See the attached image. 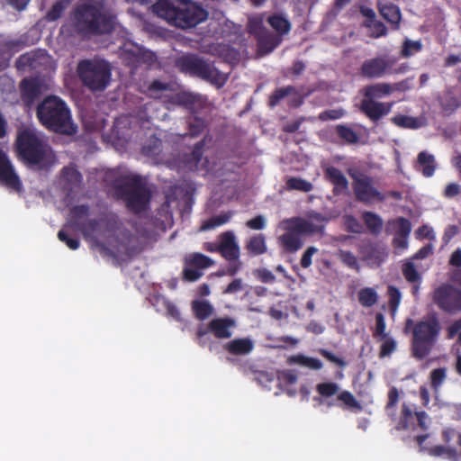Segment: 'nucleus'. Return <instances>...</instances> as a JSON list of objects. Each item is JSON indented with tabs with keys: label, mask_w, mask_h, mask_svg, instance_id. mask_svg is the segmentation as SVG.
<instances>
[{
	"label": "nucleus",
	"mask_w": 461,
	"mask_h": 461,
	"mask_svg": "<svg viewBox=\"0 0 461 461\" xmlns=\"http://www.w3.org/2000/svg\"><path fill=\"white\" fill-rule=\"evenodd\" d=\"M15 149L19 158L31 166L46 164L51 152L49 145L30 129L19 131L15 140Z\"/></svg>",
	"instance_id": "39448f33"
},
{
	"label": "nucleus",
	"mask_w": 461,
	"mask_h": 461,
	"mask_svg": "<svg viewBox=\"0 0 461 461\" xmlns=\"http://www.w3.org/2000/svg\"><path fill=\"white\" fill-rule=\"evenodd\" d=\"M179 65L182 70L209 81L218 87L224 86L228 79L225 74L218 70L211 63L195 55L183 56L179 59Z\"/></svg>",
	"instance_id": "9d476101"
},
{
	"label": "nucleus",
	"mask_w": 461,
	"mask_h": 461,
	"mask_svg": "<svg viewBox=\"0 0 461 461\" xmlns=\"http://www.w3.org/2000/svg\"><path fill=\"white\" fill-rule=\"evenodd\" d=\"M188 135L191 137H198L208 127L206 119L198 116L197 114L190 115L187 118Z\"/></svg>",
	"instance_id": "cd10ccee"
},
{
	"label": "nucleus",
	"mask_w": 461,
	"mask_h": 461,
	"mask_svg": "<svg viewBox=\"0 0 461 461\" xmlns=\"http://www.w3.org/2000/svg\"><path fill=\"white\" fill-rule=\"evenodd\" d=\"M36 115L41 124L50 131L67 136H72L77 132L70 109L59 96H46L38 104Z\"/></svg>",
	"instance_id": "7ed1b4c3"
},
{
	"label": "nucleus",
	"mask_w": 461,
	"mask_h": 461,
	"mask_svg": "<svg viewBox=\"0 0 461 461\" xmlns=\"http://www.w3.org/2000/svg\"><path fill=\"white\" fill-rule=\"evenodd\" d=\"M429 453L435 456L447 455L449 458L456 459V451L454 448L447 447L441 445L434 446L429 449Z\"/></svg>",
	"instance_id": "bf43d9fd"
},
{
	"label": "nucleus",
	"mask_w": 461,
	"mask_h": 461,
	"mask_svg": "<svg viewBox=\"0 0 461 461\" xmlns=\"http://www.w3.org/2000/svg\"><path fill=\"white\" fill-rule=\"evenodd\" d=\"M365 26L372 29V37L379 38L387 34V28L384 23L374 21L373 23L365 22Z\"/></svg>",
	"instance_id": "4d7b16f0"
},
{
	"label": "nucleus",
	"mask_w": 461,
	"mask_h": 461,
	"mask_svg": "<svg viewBox=\"0 0 461 461\" xmlns=\"http://www.w3.org/2000/svg\"><path fill=\"white\" fill-rule=\"evenodd\" d=\"M68 0H59L53 4L51 8L47 12L45 19L48 22H55L59 19L68 5Z\"/></svg>",
	"instance_id": "a19ab883"
},
{
	"label": "nucleus",
	"mask_w": 461,
	"mask_h": 461,
	"mask_svg": "<svg viewBox=\"0 0 461 461\" xmlns=\"http://www.w3.org/2000/svg\"><path fill=\"white\" fill-rule=\"evenodd\" d=\"M339 258L343 262V264L349 268L355 269L357 271L359 270L357 258L352 252L340 249L339 251Z\"/></svg>",
	"instance_id": "6e6d98bb"
},
{
	"label": "nucleus",
	"mask_w": 461,
	"mask_h": 461,
	"mask_svg": "<svg viewBox=\"0 0 461 461\" xmlns=\"http://www.w3.org/2000/svg\"><path fill=\"white\" fill-rule=\"evenodd\" d=\"M432 301L442 312L457 313L461 312V289L450 284H441L433 291Z\"/></svg>",
	"instance_id": "4468645a"
},
{
	"label": "nucleus",
	"mask_w": 461,
	"mask_h": 461,
	"mask_svg": "<svg viewBox=\"0 0 461 461\" xmlns=\"http://www.w3.org/2000/svg\"><path fill=\"white\" fill-rule=\"evenodd\" d=\"M23 44L21 41L13 40V41H5L0 43V59L2 58H5L7 59H11L13 55L18 52Z\"/></svg>",
	"instance_id": "72a5a7b5"
},
{
	"label": "nucleus",
	"mask_w": 461,
	"mask_h": 461,
	"mask_svg": "<svg viewBox=\"0 0 461 461\" xmlns=\"http://www.w3.org/2000/svg\"><path fill=\"white\" fill-rule=\"evenodd\" d=\"M395 58L378 56L366 59L360 67L362 77L369 79L380 78L385 75L404 74L410 68L407 63L396 65Z\"/></svg>",
	"instance_id": "9b49d317"
},
{
	"label": "nucleus",
	"mask_w": 461,
	"mask_h": 461,
	"mask_svg": "<svg viewBox=\"0 0 461 461\" xmlns=\"http://www.w3.org/2000/svg\"><path fill=\"white\" fill-rule=\"evenodd\" d=\"M0 184L14 190L21 188V181L6 154L0 149Z\"/></svg>",
	"instance_id": "a211bd4d"
},
{
	"label": "nucleus",
	"mask_w": 461,
	"mask_h": 461,
	"mask_svg": "<svg viewBox=\"0 0 461 461\" xmlns=\"http://www.w3.org/2000/svg\"><path fill=\"white\" fill-rule=\"evenodd\" d=\"M122 58L125 65L131 69H137L144 62V55L140 51L125 50L122 52Z\"/></svg>",
	"instance_id": "4c0bfd02"
},
{
	"label": "nucleus",
	"mask_w": 461,
	"mask_h": 461,
	"mask_svg": "<svg viewBox=\"0 0 461 461\" xmlns=\"http://www.w3.org/2000/svg\"><path fill=\"white\" fill-rule=\"evenodd\" d=\"M402 272L407 282L411 284L421 283V276L417 271L413 262L407 261L402 265Z\"/></svg>",
	"instance_id": "79ce46f5"
},
{
	"label": "nucleus",
	"mask_w": 461,
	"mask_h": 461,
	"mask_svg": "<svg viewBox=\"0 0 461 461\" xmlns=\"http://www.w3.org/2000/svg\"><path fill=\"white\" fill-rule=\"evenodd\" d=\"M378 10L381 16L392 24L393 29H398L402 14L400 8L393 3L378 4Z\"/></svg>",
	"instance_id": "393cba45"
},
{
	"label": "nucleus",
	"mask_w": 461,
	"mask_h": 461,
	"mask_svg": "<svg viewBox=\"0 0 461 461\" xmlns=\"http://www.w3.org/2000/svg\"><path fill=\"white\" fill-rule=\"evenodd\" d=\"M288 363L290 365L297 364L310 369H317V358L308 357L303 355H295L292 356L288 358Z\"/></svg>",
	"instance_id": "de8ad7c7"
},
{
	"label": "nucleus",
	"mask_w": 461,
	"mask_h": 461,
	"mask_svg": "<svg viewBox=\"0 0 461 461\" xmlns=\"http://www.w3.org/2000/svg\"><path fill=\"white\" fill-rule=\"evenodd\" d=\"M70 18L75 32L84 39L109 34L114 30L115 16L104 11L102 5H77Z\"/></svg>",
	"instance_id": "f257e3e1"
},
{
	"label": "nucleus",
	"mask_w": 461,
	"mask_h": 461,
	"mask_svg": "<svg viewBox=\"0 0 461 461\" xmlns=\"http://www.w3.org/2000/svg\"><path fill=\"white\" fill-rule=\"evenodd\" d=\"M61 176L66 183L71 185H78L83 179L81 173L73 167H64L61 170Z\"/></svg>",
	"instance_id": "c03bdc74"
},
{
	"label": "nucleus",
	"mask_w": 461,
	"mask_h": 461,
	"mask_svg": "<svg viewBox=\"0 0 461 461\" xmlns=\"http://www.w3.org/2000/svg\"><path fill=\"white\" fill-rule=\"evenodd\" d=\"M414 167L416 170L420 171L423 176L431 177L437 168L434 155L427 151H420L417 156Z\"/></svg>",
	"instance_id": "5701e85b"
},
{
	"label": "nucleus",
	"mask_w": 461,
	"mask_h": 461,
	"mask_svg": "<svg viewBox=\"0 0 461 461\" xmlns=\"http://www.w3.org/2000/svg\"><path fill=\"white\" fill-rule=\"evenodd\" d=\"M255 344L250 338H239L227 342L223 348L233 356H247L254 349Z\"/></svg>",
	"instance_id": "412c9836"
},
{
	"label": "nucleus",
	"mask_w": 461,
	"mask_h": 461,
	"mask_svg": "<svg viewBox=\"0 0 461 461\" xmlns=\"http://www.w3.org/2000/svg\"><path fill=\"white\" fill-rule=\"evenodd\" d=\"M152 11L170 25L183 30L192 29L208 18V12L193 0H158Z\"/></svg>",
	"instance_id": "f03ea898"
},
{
	"label": "nucleus",
	"mask_w": 461,
	"mask_h": 461,
	"mask_svg": "<svg viewBox=\"0 0 461 461\" xmlns=\"http://www.w3.org/2000/svg\"><path fill=\"white\" fill-rule=\"evenodd\" d=\"M385 321L383 313L378 312L375 315V330L374 332L375 337L385 338L387 336L385 332Z\"/></svg>",
	"instance_id": "680f3d73"
},
{
	"label": "nucleus",
	"mask_w": 461,
	"mask_h": 461,
	"mask_svg": "<svg viewBox=\"0 0 461 461\" xmlns=\"http://www.w3.org/2000/svg\"><path fill=\"white\" fill-rule=\"evenodd\" d=\"M319 353L330 363L337 365L339 367H345L346 362L342 357H339L332 352L326 349H319Z\"/></svg>",
	"instance_id": "0e129e2a"
},
{
	"label": "nucleus",
	"mask_w": 461,
	"mask_h": 461,
	"mask_svg": "<svg viewBox=\"0 0 461 461\" xmlns=\"http://www.w3.org/2000/svg\"><path fill=\"white\" fill-rule=\"evenodd\" d=\"M213 265L214 261L211 258L202 253H192L185 258L183 279L188 282H194L203 276V269Z\"/></svg>",
	"instance_id": "dca6fc26"
},
{
	"label": "nucleus",
	"mask_w": 461,
	"mask_h": 461,
	"mask_svg": "<svg viewBox=\"0 0 461 461\" xmlns=\"http://www.w3.org/2000/svg\"><path fill=\"white\" fill-rule=\"evenodd\" d=\"M447 376L446 368L439 367L430 373V385L434 390H438L445 381Z\"/></svg>",
	"instance_id": "5fc2aeb1"
},
{
	"label": "nucleus",
	"mask_w": 461,
	"mask_h": 461,
	"mask_svg": "<svg viewBox=\"0 0 461 461\" xmlns=\"http://www.w3.org/2000/svg\"><path fill=\"white\" fill-rule=\"evenodd\" d=\"M326 178L334 185L333 193L339 194L348 188V181L343 173L335 167L325 169Z\"/></svg>",
	"instance_id": "b1692460"
},
{
	"label": "nucleus",
	"mask_w": 461,
	"mask_h": 461,
	"mask_svg": "<svg viewBox=\"0 0 461 461\" xmlns=\"http://www.w3.org/2000/svg\"><path fill=\"white\" fill-rule=\"evenodd\" d=\"M392 93V87L387 83H376L374 85L366 86L363 91V99L375 100L382 98Z\"/></svg>",
	"instance_id": "a878e982"
},
{
	"label": "nucleus",
	"mask_w": 461,
	"mask_h": 461,
	"mask_svg": "<svg viewBox=\"0 0 461 461\" xmlns=\"http://www.w3.org/2000/svg\"><path fill=\"white\" fill-rule=\"evenodd\" d=\"M459 232V227L456 225H448L444 231L442 240L445 244H448L451 240Z\"/></svg>",
	"instance_id": "774afa93"
},
{
	"label": "nucleus",
	"mask_w": 461,
	"mask_h": 461,
	"mask_svg": "<svg viewBox=\"0 0 461 461\" xmlns=\"http://www.w3.org/2000/svg\"><path fill=\"white\" fill-rule=\"evenodd\" d=\"M460 105L461 102L454 95L446 97L441 103L443 111L447 114L454 113Z\"/></svg>",
	"instance_id": "13d9d810"
},
{
	"label": "nucleus",
	"mask_w": 461,
	"mask_h": 461,
	"mask_svg": "<svg viewBox=\"0 0 461 461\" xmlns=\"http://www.w3.org/2000/svg\"><path fill=\"white\" fill-rule=\"evenodd\" d=\"M281 224L285 232L278 238V240L287 253L299 250L303 245V239L313 234L317 228L312 221L302 217L285 219Z\"/></svg>",
	"instance_id": "6e6552de"
},
{
	"label": "nucleus",
	"mask_w": 461,
	"mask_h": 461,
	"mask_svg": "<svg viewBox=\"0 0 461 461\" xmlns=\"http://www.w3.org/2000/svg\"><path fill=\"white\" fill-rule=\"evenodd\" d=\"M363 221L373 234H379L383 229L382 218L373 212H364L362 214Z\"/></svg>",
	"instance_id": "c756f323"
},
{
	"label": "nucleus",
	"mask_w": 461,
	"mask_h": 461,
	"mask_svg": "<svg viewBox=\"0 0 461 461\" xmlns=\"http://www.w3.org/2000/svg\"><path fill=\"white\" fill-rule=\"evenodd\" d=\"M247 227L252 230H262L265 228L266 221L262 215H258L246 222Z\"/></svg>",
	"instance_id": "69168bd1"
},
{
	"label": "nucleus",
	"mask_w": 461,
	"mask_h": 461,
	"mask_svg": "<svg viewBox=\"0 0 461 461\" xmlns=\"http://www.w3.org/2000/svg\"><path fill=\"white\" fill-rule=\"evenodd\" d=\"M103 222L104 219H89L82 221L76 229L79 230L86 239L93 238Z\"/></svg>",
	"instance_id": "2f4dec72"
},
{
	"label": "nucleus",
	"mask_w": 461,
	"mask_h": 461,
	"mask_svg": "<svg viewBox=\"0 0 461 461\" xmlns=\"http://www.w3.org/2000/svg\"><path fill=\"white\" fill-rule=\"evenodd\" d=\"M422 50V44L420 41H411L409 39L405 40L402 43V50L400 51V56L404 59H408Z\"/></svg>",
	"instance_id": "37998d69"
},
{
	"label": "nucleus",
	"mask_w": 461,
	"mask_h": 461,
	"mask_svg": "<svg viewBox=\"0 0 461 461\" xmlns=\"http://www.w3.org/2000/svg\"><path fill=\"white\" fill-rule=\"evenodd\" d=\"M58 238L60 241L64 242L70 249L76 250L80 246L78 239L69 237L66 231L60 230L58 232Z\"/></svg>",
	"instance_id": "052dcab7"
},
{
	"label": "nucleus",
	"mask_w": 461,
	"mask_h": 461,
	"mask_svg": "<svg viewBox=\"0 0 461 461\" xmlns=\"http://www.w3.org/2000/svg\"><path fill=\"white\" fill-rule=\"evenodd\" d=\"M378 300L377 293L371 287H366L358 292V302L364 307H371Z\"/></svg>",
	"instance_id": "ea45409f"
},
{
	"label": "nucleus",
	"mask_w": 461,
	"mask_h": 461,
	"mask_svg": "<svg viewBox=\"0 0 461 461\" xmlns=\"http://www.w3.org/2000/svg\"><path fill=\"white\" fill-rule=\"evenodd\" d=\"M233 213L231 212H222L221 214L212 216L203 222L202 225L203 230H212L221 226L231 219Z\"/></svg>",
	"instance_id": "e433bc0d"
},
{
	"label": "nucleus",
	"mask_w": 461,
	"mask_h": 461,
	"mask_svg": "<svg viewBox=\"0 0 461 461\" xmlns=\"http://www.w3.org/2000/svg\"><path fill=\"white\" fill-rule=\"evenodd\" d=\"M390 224L395 227V234L397 236L408 238L411 231V223L408 219L404 217H398L397 219L391 221Z\"/></svg>",
	"instance_id": "a18cd8bd"
},
{
	"label": "nucleus",
	"mask_w": 461,
	"mask_h": 461,
	"mask_svg": "<svg viewBox=\"0 0 461 461\" xmlns=\"http://www.w3.org/2000/svg\"><path fill=\"white\" fill-rule=\"evenodd\" d=\"M220 254L230 262H236L240 258V247L235 235L231 231H225L219 236Z\"/></svg>",
	"instance_id": "aec40b11"
},
{
	"label": "nucleus",
	"mask_w": 461,
	"mask_h": 461,
	"mask_svg": "<svg viewBox=\"0 0 461 461\" xmlns=\"http://www.w3.org/2000/svg\"><path fill=\"white\" fill-rule=\"evenodd\" d=\"M339 385L334 382H327L319 384V395L322 398H330L337 395L336 399L327 401L329 407L339 406L344 410L358 412L362 411L360 402L356 399L352 393L347 390L339 391ZM325 401L319 399V404L324 403Z\"/></svg>",
	"instance_id": "ddd939ff"
},
{
	"label": "nucleus",
	"mask_w": 461,
	"mask_h": 461,
	"mask_svg": "<svg viewBox=\"0 0 461 461\" xmlns=\"http://www.w3.org/2000/svg\"><path fill=\"white\" fill-rule=\"evenodd\" d=\"M286 186L290 190H298L303 192H309L312 189V185L302 178L290 177L286 181Z\"/></svg>",
	"instance_id": "3c124183"
},
{
	"label": "nucleus",
	"mask_w": 461,
	"mask_h": 461,
	"mask_svg": "<svg viewBox=\"0 0 461 461\" xmlns=\"http://www.w3.org/2000/svg\"><path fill=\"white\" fill-rule=\"evenodd\" d=\"M168 88L169 85L167 83L156 79L148 86L147 95L152 98H158L162 92L168 90Z\"/></svg>",
	"instance_id": "864d4df0"
},
{
	"label": "nucleus",
	"mask_w": 461,
	"mask_h": 461,
	"mask_svg": "<svg viewBox=\"0 0 461 461\" xmlns=\"http://www.w3.org/2000/svg\"><path fill=\"white\" fill-rule=\"evenodd\" d=\"M412 332L411 343V356L423 360L427 357L438 341L441 331V324L436 314H432L419 321L408 318L404 323V332Z\"/></svg>",
	"instance_id": "20e7f679"
},
{
	"label": "nucleus",
	"mask_w": 461,
	"mask_h": 461,
	"mask_svg": "<svg viewBox=\"0 0 461 461\" xmlns=\"http://www.w3.org/2000/svg\"><path fill=\"white\" fill-rule=\"evenodd\" d=\"M381 340H383V343L380 346V358L389 357L396 350L397 343L394 339L386 336L385 338H381Z\"/></svg>",
	"instance_id": "09e8293b"
},
{
	"label": "nucleus",
	"mask_w": 461,
	"mask_h": 461,
	"mask_svg": "<svg viewBox=\"0 0 461 461\" xmlns=\"http://www.w3.org/2000/svg\"><path fill=\"white\" fill-rule=\"evenodd\" d=\"M348 174L352 179V189L357 202L369 205L386 199L385 194L375 186L374 179L369 175L356 167L348 168Z\"/></svg>",
	"instance_id": "1a4fd4ad"
},
{
	"label": "nucleus",
	"mask_w": 461,
	"mask_h": 461,
	"mask_svg": "<svg viewBox=\"0 0 461 461\" xmlns=\"http://www.w3.org/2000/svg\"><path fill=\"white\" fill-rule=\"evenodd\" d=\"M267 22L276 32V34L281 37L291 30L290 22L281 14H272L267 17Z\"/></svg>",
	"instance_id": "bb28decb"
},
{
	"label": "nucleus",
	"mask_w": 461,
	"mask_h": 461,
	"mask_svg": "<svg viewBox=\"0 0 461 461\" xmlns=\"http://www.w3.org/2000/svg\"><path fill=\"white\" fill-rule=\"evenodd\" d=\"M116 193L131 212L138 214L149 207L151 192L139 176H134L116 187Z\"/></svg>",
	"instance_id": "0eeeda50"
},
{
	"label": "nucleus",
	"mask_w": 461,
	"mask_h": 461,
	"mask_svg": "<svg viewBox=\"0 0 461 461\" xmlns=\"http://www.w3.org/2000/svg\"><path fill=\"white\" fill-rule=\"evenodd\" d=\"M77 72L82 84L93 92L104 91L111 82L112 69L104 59H82Z\"/></svg>",
	"instance_id": "423d86ee"
},
{
	"label": "nucleus",
	"mask_w": 461,
	"mask_h": 461,
	"mask_svg": "<svg viewBox=\"0 0 461 461\" xmlns=\"http://www.w3.org/2000/svg\"><path fill=\"white\" fill-rule=\"evenodd\" d=\"M391 122L394 125L403 129L415 130L421 126V123L418 118L404 114H397L392 117Z\"/></svg>",
	"instance_id": "473e14b6"
},
{
	"label": "nucleus",
	"mask_w": 461,
	"mask_h": 461,
	"mask_svg": "<svg viewBox=\"0 0 461 461\" xmlns=\"http://www.w3.org/2000/svg\"><path fill=\"white\" fill-rule=\"evenodd\" d=\"M173 103L188 110L191 115L197 114L207 107V98L192 92H180L173 96Z\"/></svg>",
	"instance_id": "f3484780"
},
{
	"label": "nucleus",
	"mask_w": 461,
	"mask_h": 461,
	"mask_svg": "<svg viewBox=\"0 0 461 461\" xmlns=\"http://www.w3.org/2000/svg\"><path fill=\"white\" fill-rule=\"evenodd\" d=\"M242 289V280L240 278H236L227 285V287L223 290V294H232L240 292Z\"/></svg>",
	"instance_id": "338daca9"
},
{
	"label": "nucleus",
	"mask_w": 461,
	"mask_h": 461,
	"mask_svg": "<svg viewBox=\"0 0 461 461\" xmlns=\"http://www.w3.org/2000/svg\"><path fill=\"white\" fill-rule=\"evenodd\" d=\"M205 146V140H201L200 141L196 142L194 146V149L191 152V159L194 162V164H198L203 154V149Z\"/></svg>",
	"instance_id": "e2e57ef3"
},
{
	"label": "nucleus",
	"mask_w": 461,
	"mask_h": 461,
	"mask_svg": "<svg viewBox=\"0 0 461 461\" xmlns=\"http://www.w3.org/2000/svg\"><path fill=\"white\" fill-rule=\"evenodd\" d=\"M247 30L248 32L255 38L257 41V50L260 56L271 53L283 41L280 35L270 32L264 25L263 15L249 17Z\"/></svg>",
	"instance_id": "f8f14e48"
},
{
	"label": "nucleus",
	"mask_w": 461,
	"mask_h": 461,
	"mask_svg": "<svg viewBox=\"0 0 461 461\" xmlns=\"http://www.w3.org/2000/svg\"><path fill=\"white\" fill-rule=\"evenodd\" d=\"M246 249L251 256L262 255L267 251L266 239L263 234L252 236L246 245Z\"/></svg>",
	"instance_id": "c85d7f7f"
},
{
	"label": "nucleus",
	"mask_w": 461,
	"mask_h": 461,
	"mask_svg": "<svg viewBox=\"0 0 461 461\" xmlns=\"http://www.w3.org/2000/svg\"><path fill=\"white\" fill-rule=\"evenodd\" d=\"M21 98L26 106H31L41 94L40 85L35 79L24 78L20 85Z\"/></svg>",
	"instance_id": "4be33fe9"
},
{
	"label": "nucleus",
	"mask_w": 461,
	"mask_h": 461,
	"mask_svg": "<svg viewBox=\"0 0 461 461\" xmlns=\"http://www.w3.org/2000/svg\"><path fill=\"white\" fill-rule=\"evenodd\" d=\"M415 411L408 405L403 403L402 405L401 416L397 425V429H408L414 424Z\"/></svg>",
	"instance_id": "7c9ffc66"
},
{
	"label": "nucleus",
	"mask_w": 461,
	"mask_h": 461,
	"mask_svg": "<svg viewBox=\"0 0 461 461\" xmlns=\"http://www.w3.org/2000/svg\"><path fill=\"white\" fill-rule=\"evenodd\" d=\"M296 94L297 90L293 86L276 88L269 96L268 105L273 108L276 106L285 97Z\"/></svg>",
	"instance_id": "f704fd0d"
},
{
	"label": "nucleus",
	"mask_w": 461,
	"mask_h": 461,
	"mask_svg": "<svg viewBox=\"0 0 461 461\" xmlns=\"http://www.w3.org/2000/svg\"><path fill=\"white\" fill-rule=\"evenodd\" d=\"M90 207L87 204L75 205L70 209V225L74 228L79 226L80 220L89 214Z\"/></svg>",
	"instance_id": "58836bf2"
},
{
	"label": "nucleus",
	"mask_w": 461,
	"mask_h": 461,
	"mask_svg": "<svg viewBox=\"0 0 461 461\" xmlns=\"http://www.w3.org/2000/svg\"><path fill=\"white\" fill-rule=\"evenodd\" d=\"M192 309L196 319L200 321L206 320L213 312L212 306L207 301H194L192 303Z\"/></svg>",
	"instance_id": "c9c22d12"
},
{
	"label": "nucleus",
	"mask_w": 461,
	"mask_h": 461,
	"mask_svg": "<svg viewBox=\"0 0 461 461\" xmlns=\"http://www.w3.org/2000/svg\"><path fill=\"white\" fill-rule=\"evenodd\" d=\"M393 103H382L371 99H362L360 111L373 122H377L384 116L390 113Z\"/></svg>",
	"instance_id": "6ab92c4d"
},
{
	"label": "nucleus",
	"mask_w": 461,
	"mask_h": 461,
	"mask_svg": "<svg viewBox=\"0 0 461 461\" xmlns=\"http://www.w3.org/2000/svg\"><path fill=\"white\" fill-rule=\"evenodd\" d=\"M236 327L235 321L230 317L214 318L207 326L200 324L197 327L195 336L200 346H204L203 337L209 332L217 339H229L231 337V330Z\"/></svg>",
	"instance_id": "2eb2a0df"
},
{
	"label": "nucleus",
	"mask_w": 461,
	"mask_h": 461,
	"mask_svg": "<svg viewBox=\"0 0 461 461\" xmlns=\"http://www.w3.org/2000/svg\"><path fill=\"white\" fill-rule=\"evenodd\" d=\"M343 224L345 230L348 232L359 234L363 231V225L353 215H345L343 217Z\"/></svg>",
	"instance_id": "603ef678"
},
{
	"label": "nucleus",
	"mask_w": 461,
	"mask_h": 461,
	"mask_svg": "<svg viewBox=\"0 0 461 461\" xmlns=\"http://www.w3.org/2000/svg\"><path fill=\"white\" fill-rule=\"evenodd\" d=\"M387 294L389 297V308L392 312H395L400 305L402 294L397 287L393 285H389L387 288Z\"/></svg>",
	"instance_id": "8fccbe9b"
},
{
	"label": "nucleus",
	"mask_w": 461,
	"mask_h": 461,
	"mask_svg": "<svg viewBox=\"0 0 461 461\" xmlns=\"http://www.w3.org/2000/svg\"><path fill=\"white\" fill-rule=\"evenodd\" d=\"M336 132L341 140L350 144H355L359 140L357 133L347 125H338Z\"/></svg>",
	"instance_id": "49530a36"
}]
</instances>
